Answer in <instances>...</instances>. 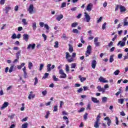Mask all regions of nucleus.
I'll use <instances>...</instances> for the list:
<instances>
[{
	"label": "nucleus",
	"mask_w": 128,
	"mask_h": 128,
	"mask_svg": "<svg viewBox=\"0 0 128 128\" xmlns=\"http://www.w3.org/2000/svg\"><path fill=\"white\" fill-rule=\"evenodd\" d=\"M22 22L24 23V26H26V24H28V22H26V20L24 18L22 20Z\"/></svg>",
	"instance_id": "39"
},
{
	"label": "nucleus",
	"mask_w": 128,
	"mask_h": 128,
	"mask_svg": "<svg viewBox=\"0 0 128 128\" xmlns=\"http://www.w3.org/2000/svg\"><path fill=\"white\" fill-rule=\"evenodd\" d=\"M104 120H108V122H107L108 126H110V124H112V120H110L108 116H107L104 118Z\"/></svg>",
	"instance_id": "8"
},
{
	"label": "nucleus",
	"mask_w": 128,
	"mask_h": 128,
	"mask_svg": "<svg viewBox=\"0 0 128 128\" xmlns=\"http://www.w3.org/2000/svg\"><path fill=\"white\" fill-rule=\"evenodd\" d=\"M39 24H40V28H44V25L46 24H44V22H40L39 23Z\"/></svg>",
	"instance_id": "43"
},
{
	"label": "nucleus",
	"mask_w": 128,
	"mask_h": 128,
	"mask_svg": "<svg viewBox=\"0 0 128 128\" xmlns=\"http://www.w3.org/2000/svg\"><path fill=\"white\" fill-rule=\"evenodd\" d=\"M78 78H79L81 82H84V80H86V78L82 77V76L81 75H79Z\"/></svg>",
	"instance_id": "19"
},
{
	"label": "nucleus",
	"mask_w": 128,
	"mask_h": 128,
	"mask_svg": "<svg viewBox=\"0 0 128 128\" xmlns=\"http://www.w3.org/2000/svg\"><path fill=\"white\" fill-rule=\"evenodd\" d=\"M106 22H104L102 26V30H105L106 29Z\"/></svg>",
	"instance_id": "55"
},
{
	"label": "nucleus",
	"mask_w": 128,
	"mask_h": 128,
	"mask_svg": "<svg viewBox=\"0 0 128 128\" xmlns=\"http://www.w3.org/2000/svg\"><path fill=\"white\" fill-rule=\"evenodd\" d=\"M78 24V23L76 22H74L72 24L71 26L72 28H76Z\"/></svg>",
	"instance_id": "32"
},
{
	"label": "nucleus",
	"mask_w": 128,
	"mask_h": 128,
	"mask_svg": "<svg viewBox=\"0 0 128 128\" xmlns=\"http://www.w3.org/2000/svg\"><path fill=\"white\" fill-rule=\"evenodd\" d=\"M44 28H46L47 30H50V26L48 25V24H45L44 26Z\"/></svg>",
	"instance_id": "44"
},
{
	"label": "nucleus",
	"mask_w": 128,
	"mask_h": 128,
	"mask_svg": "<svg viewBox=\"0 0 128 128\" xmlns=\"http://www.w3.org/2000/svg\"><path fill=\"white\" fill-rule=\"evenodd\" d=\"M98 42V37H96L94 38V44L96 46H100V43Z\"/></svg>",
	"instance_id": "6"
},
{
	"label": "nucleus",
	"mask_w": 128,
	"mask_h": 128,
	"mask_svg": "<svg viewBox=\"0 0 128 128\" xmlns=\"http://www.w3.org/2000/svg\"><path fill=\"white\" fill-rule=\"evenodd\" d=\"M96 60H93L92 62V68L94 69L96 68Z\"/></svg>",
	"instance_id": "13"
},
{
	"label": "nucleus",
	"mask_w": 128,
	"mask_h": 128,
	"mask_svg": "<svg viewBox=\"0 0 128 128\" xmlns=\"http://www.w3.org/2000/svg\"><path fill=\"white\" fill-rule=\"evenodd\" d=\"M4 2H6V0H0V4H4Z\"/></svg>",
	"instance_id": "59"
},
{
	"label": "nucleus",
	"mask_w": 128,
	"mask_h": 128,
	"mask_svg": "<svg viewBox=\"0 0 128 128\" xmlns=\"http://www.w3.org/2000/svg\"><path fill=\"white\" fill-rule=\"evenodd\" d=\"M114 60V55H112L110 56V62H112Z\"/></svg>",
	"instance_id": "34"
},
{
	"label": "nucleus",
	"mask_w": 128,
	"mask_h": 128,
	"mask_svg": "<svg viewBox=\"0 0 128 128\" xmlns=\"http://www.w3.org/2000/svg\"><path fill=\"white\" fill-rule=\"evenodd\" d=\"M50 66H52L50 68ZM54 68H56V66L54 65H52V64H48L47 65V72H50L52 70H54Z\"/></svg>",
	"instance_id": "3"
},
{
	"label": "nucleus",
	"mask_w": 128,
	"mask_h": 128,
	"mask_svg": "<svg viewBox=\"0 0 128 128\" xmlns=\"http://www.w3.org/2000/svg\"><path fill=\"white\" fill-rule=\"evenodd\" d=\"M94 5L92 3H90L88 4L87 5L86 10L88 12H90L92 10V6Z\"/></svg>",
	"instance_id": "7"
},
{
	"label": "nucleus",
	"mask_w": 128,
	"mask_h": 128,
	"mask_svg": "<svg viewBox=\"0 0 128 128\" xmlns=\"http://www.w3.org/2000/svg\"><path fill=\"white\" fill-rule=\"evenodd\" d=\"M46 94H48V92L46 90L42 92V94L43 96H46Z\"/></svg>",
	"instance_id": "62"
},
{
	"label": "nucleus",
	"mask_w": 128,
	"mask_h": 128,
	"mask_svg": "<svg viewBox=\"0 0 128 128\" xmlns=\"http://www.w3.org/2000/svg\"><path fill=\"white\" fill-rule=\"evenodd\" d=\"M66 72L68 73V72H70V66H68V65L66 64Z\"/></svg>",
	"instance_id": "33"
},
{
	"label": "nucleus",
	"mask_w": 128,
	"mask_h": 128,
	"mask_svg": "<svg viewBox=\"0 0 128 128\" xmlns=\"http://www.w3.org/2000/svg\"><path fill=\"white\" fill-rule=\"evenodd\" d=\"M11 38L12 40H16V34H14Z\"/></svg>",
	"instance_id": "47"
},
{
	"label": "nucleus",
	"mask_w": 128,
	"mask_h": 128,
	"mask_svg": "<svg viewBox=\"0 0 128 128\" xmlns=\"http://www.w3.org/2000/svg\"><path fill=\"white\" fill-rule=\"evenodd\" d=\"M62 38L64 40H68V38L66 37V34H63L62 36Z\"/></svg>",
	"instance_id": "53"
},
{
	"label": "nucleus",
	"mask_w": 128,
	"mask_h": 128,
	"mask_svg": "<svg viewBox=\"0 0 128 128\" xmlns=\"http://www.w3.org/2000/svg\"><path fill=\"white\" fill-rule=\"evenodd\" d=\"M50 74L48 73H45L44 76L42 77V80H46V78H48Z\"/></svg>",
	"instance_id": "29"
},
{
	"label": "nucleus",
	"mask_w": 128,
	"mask_h": 128,
	"mask_svg": "<svg viewBox=\"0 0 128 128\" xmlns=\"http://www.w3.org/2000/svg\"><path fill=\"white\" fill-rule=\"evenodd\" d=\"M5 10H6V14H8V12H10V10H12V7L10 6H6L5 8Z\"/></svg>",
	"instance_id": "21"
},
{
	"label": "nucleus",
	"mask_w": 128,
	"mask_h": 128,
	"mask_svg": "<svg viewBox=\"0 0 128 128\" xmlns=\"http://www.w3.org/2000/svg\"><path fill=\"white\" fill-rule=\"evenodd\" d=\"M84 108H82L80 109V110L78 111V112H84Z\"/></svg>",
	"instance_id": "56"
},
{
	"label": "nucleus",
	"mask_w": 128,
	"mask_h": 128,
	"mask_svg": "<svg viewBox=\"0 0 128 128\" xmlns=\"http://www.w3.org/2000/svg\"><path fill=\"white\" fill-rule=\"evenodd\" d=\"M59 74H61L60 76V78H66V74L64 72V70H62V69L59 70Z\"/></svg>",
	"instance_id": "1"
},
{
	"label": "nucleus",
	"mask_w": 128,
	"mask_h": 128,
	"mask_svg": "<svg viewBox=\"0 0 128 128\" xmlns=\"http://www.w3.org/2000/svg\"><path fill=\"white\" fill-rule=\"evenodd\" d=\"M92 100L95 104H98V102H100V100L94 97H92Z\"/></svg>",
	"instance_id": "17"
},
{
	"label": "nucleus",
	"mask_w": 128,
	"mask_h": 128,
	"mask_svg": "<svg viewBox=\"0 0 128 128\" xmlns=\"http://www.w3.org/2000/svg\"><path fill=\"white\" fill-rule=\"evenodd\" d=\"M32 26L34 30H36V22H33Z\"/></svg>",
	"instance_id": "28"
},
{
	"label": "nucleus",
	"mask_w": 128,
	"mask_h": 128,
	"mask_svg": "<svg viewBox=\"0 0 128 128\" xmlns=\"http://www.w3.org/2000/svg\"><path fill=\"white\" fill-rule=\"evenodd\" d=\"M116 124L117 126H118V116H116Z\"/></svg>",
	"instance_id": "54"
},
{
	"label": "nucleus",
	"mask_w": 128,
	"mask_h": 128,
	"mask_svg": "<svg viewBox=\"0 0 128 128\" xmlns=\"http://www.w3.org/2000/svg\"><path fill=\"white\" fill-rule=\"evenodd\" d=\"M35 48H36V44H28L27 48V49L30 50V48H32V50H34Z\"/></svg>",
	"instance_id": "9"
},
{
	"label": "nucleus",
	"mask_w": 128,
	"mask_h": 128,
	"mask_svg": "<svg viewBox=\"0 0 128 128\" xmlns=\"http://www.w3.org/2000/svg\"><path fill=\"white\" fill-rule=\"evenodd\" d=\"M28 122H25L22 124V128H28Z\"/></svg>",
	"instance_id": "31"
},
{
	"label": "nucleus",
	"mask_w": 128,
	"mask_h": 128,
	"mask_svg": "<svg viewBox=\"0 0 128 128\" xmlns=\"http://www.w3.org/2000/svg\"><path fill=\"white\" fill-rule=\"evenodd\" d=\"M120 74V70H117L114 72V74L115 76H118Z\"/></svg>",
	"instance_id": "42"
},
{
	"label": "nucleus",
	"mask_w": 128,
	"mask_h": 128,
	"mask_svg": "<svg viewBox=\"0 0 128 128\" xmlns=\"http://www.w3.org/2000/svg\"><path fill=\"white\" fill-rule=\"evenodd\" d=\"M124 98H120L118 100V104H124Z\"/></svg>",
	"instance_id": "25"
},
{
	"label": "nucleus",
	"mask_w": 128,
	"mask_h": 128,
	"mask_svg": "<svg viewBox=\"0 0 128 128\" xmlns=\"http://www.w3.org/2000/svg\"><path fill=\"white\" fill-rule=\"evenodd\" d=\"M86 110H90V104H88Z\"/></svg>",
	"instance_id": "64"
},
{
	"label": "nucleus",
	"mask_w": 128,
	"mask_h": 128,
	"mask_svg": "<svg viewBox=\"0 0 128 128\" xmlns=\"http://www.w3.org/2000/svg\"><path fill=\"white\" fill-rule=\"evenodd\" d=\"M68 46H69V52H74V48L72 46L70 45V44H69Z\"/></svg>",
	"instance_id": "24"
},
{
	"label": "nucleus",
	"mask_w": 128,
	"mask_h": 128,
	"mask_svg": "<svg viewBox=\"0 0 128 128\" xmlns=\"http://www.w3.org/2000/svg\"><path fill=\"white\" fill-rule=\"evenodd\" d=\"M76 64L72 63L71 64V68H76Z\"/></svg>",
	"instance_id": "37"
},
{
	"label": "nucleus",
	"mask_w": 128,
	"mask_h": 128,
	"mask_svg": "<svg viewBox=\"0 0 128 128\" xmlns=\"http://www.w3.org/2000/svg\"><path fill=\"white\" fill-rule=\"evenodd\" d=\"M8 102H4L2 104V106L0 108V110H4L6 108H8Z\"/></svg>",
	"instance_id": "11"
},
{
	"label": "nucleus",
	"mask_w": 128,
	"mask_h": 128,
	"mask_svg": "<svg viewBox=\"0 0 128 128\" xmlns=\"http://www.w3.org/2000/svg\"><path fill=\"white\" fill-rule=\"evenodd\" d=\"M120 12H124L126 10V7L124 6H122V5L120 6Z\"/></svg>",
	"instance_id": "15"
},
{
	"label": "nucleus",
	"mask_w": 128,
	"mask_h": 128,
	"mask_svg": "<svg viewBox=\"0 0 128 128\" xmlns=\"http://www.w3.org/2000/svg\"><path fill=\"white\" fill-rule=\"evenodd\" d=\"M29 38H30V36H28V34H23V40H25V42H28Z\"/></svg>",
	"instance_id": "10"
},
{
	"label": "nucleus",
	"mask_w": 128,
	"mask_h": 128,
	"mask_svg": "<svg viewBox=\"0 0 128 128\" xmlns=\"http://www.w3.org/2000/svg\"><path fill=\"white\" fill-rule=\"evenodd\" d=\"M128 26V18H126L124 20V26Z\"/></svg>",
	"instance_id": "26"
},
{
	"label": "nucleus",
	"mask_w": 128,
	"mask_h": 128,
	"mask_svg": "<svg viewBox=\"0 0 128 128\" xmlns=\"http://www.w3.org/2000/svg\"><path fill=\"white\" fill-rule=\"evenodd\" d=\"M14 65H12L10 69H9V72H12V70H14Z\"/></svg>",
	"instance_id": "35"
},
{
	"label": "nucleus",
	"mask_w": 128,
	"mask_h": 128,
	"mask_svg": "<svg viewBox=\"0 0 128 128\" xmlns=\"http://www.w3.org/2000/svg\"><path fill=\"white\" fill-rule=\"evenodd\" d=\"M54 44L55 45L54 46V48H58V42L56 41Z\"/></svg>",
	"instance_id": "38"
},
{
	"label": "nucleus",
	"mask_w": 128,
	"mask_h": 128,
	"mask_svg": "<svg viewBox=\"0 0 128 128\" xmlns=\"http://www.w3.org/2000/svg\"><path fill=\"white\" fill-rule=\"evenodd\" d=\"M20 52H22V50H20L16 54V58H18V60L20 58Z\"/></svg>",
	"instance_id": "23"
},
{
	"label": "nucleus",
	"mask_w": 128,
	"mask_h": 128,
	"mask_svg": "<svg viewBox=\"0 0 128 128\" xmlns=\"http://www.w3.org/2000/svg\"><path fill=\"white\" fill-rule=\"evenodd\" d=\"M84 120H86L88 118V113H86L84 116Z\"/></svg>",
	"instance_id": "63"
},
{
	"label": "nucleus",
	"mask_w": 128,
	"mask_h": 128,
	"mask_svg": "<svg viewBox=\"0 0 128 128\" xmlns=\"http://www.w3.org/2000/svg\"><path fill=\"white\" fill-rule=\"evenodd\" d=\"M80 42L82 44H84L85 42L84 40V36H81V37H80Z\"/></svg>",
	"instance_id": "52"
},
{
	"label": "nucleus",
	"mask_w": 128,
	"mask_h": 128,
	"mask_svg": "<svg viewBox=\"0 0 128 128\" xmlns=\"http://www.w3.org/2000/svg\"><path fill=\"white\" fill-rule=\"evenodd\" d=\"M96 88L98 90V92H103V93L104 92H106L104 90V88H102V86H98L96 87Z\"/></svg>",
	"instance_id": "14"
},
{
	"label": "nucleus",
	"mask_w": 128,
	"mask_h": 128,
	"mask_svg": "<svg viewBox=\"0 0 128 128\" xmlns=\"http://www.w3.org/2000/svg\"><path fill=\"white\" fill-rule=\"evenodd\" d=\"M100 123L98 122H94V128H100Z\"/></svg>",
	"instance_id": "22"
},
{
	"label": "nucleus",
	"mask_w": 128,
	"mask_h": 128,
	"mask_svg": "<svg viewBox=\"0 0 128 128\" xmlns=\"http://www.w3.org/2000/svg\"><path fill=\"white\" fill-rule=\"evenodd\" d=\"M62 18H64V16L61 14L58 16L56 18V20H58V22H60Z\"/></svg>",
	"instance_id": "20"
},
{
	"label": "nucleus",
	"mask_w": 128,
	"mask_h": 128,
	"mask_svg": "<svg viewBox=\"0 0 128 128\" xmlns=\"http://www.w3.org/2000/svg\"><path fill=\"white\" fill-rule=\"evenodd\" d=\"M52 78L54 82H58L60 80V79H58V78H56V76L54 75L52 76Z\"/></svg>",
	"instance_id": "30"
},
{
	"label": "nucleus",
	"mask_w": 128,
	"mask_h": 128,
	"mask_svg": "<svg viewBox=\"0 0 128 128\" xmlns=\"http://www.w3.org/2000/svg\"><path fill=\"white\" fill-rule=\"evenodd\" d=\"M66 58L68 59V58H70L71 57V56L70 54V53H68V52H66Z\"/></svg>",
	"instance_id": "40"
},
{
	"label": "nucleus",
	"mask_w": 128,
	"mask_h": 128,
	"mask_svg": "<svg viewBox=\"0 0 128 128\" xmlns=\"http://www.w3.org/2000/svg\"><path fill=\"white\" fill-rule=\"evenodd\" d=\"M24 78H28V73H26V72H24Z\"/></svg>",
	"instance_id": "49"
},
{
	"label": "nucleus",
	"mask_w": 128,
	"mask_h": 128,
	"mask_svg": "<svg viewBox=\"0 0 128 128\" xmlns=\"http://www.w3.org/2000/svg\"><path fill=\"white\" fill-rule=\"evenodd\" d=\"M90 52H92V46L90 45H88L87 47V50L86 54V57L88 56L89 54H90Z\"/></svg>",
	"instance_id": "2"
},
{
	"label": "nucleus",
	"mask_w": 128,
	"mask_h": 128,
	"mask_svg": "<svg viewBox=\"0 0 128 128\" xmlns=\"http://www.w3.org/2000/svg\"><path fill=\"white\" fill-rule=\"evenodd\" d=\"M28 66L29 70H32V62H30Z\"/></svg>",
	"instance_id": "41"
},
{
	"label": "nucleus",
	"mask_w": 128,
	"mask_h": 128,
	"mask_svg": "<svg viewBox=\"0 0 128 128\" xmlns=\"http://www.w3.org/2000/svg\"><path fill=\"white\" fill-rule=\"evenodd\" d=\"M54 112H58V106H56L54 107Z\"/></svg>",
	"instance_id": "58"
},
{
	"label": "nucleus",
	"mask_w": 128,
	"mask_h": 128,
	"mask_svg": "<svg viewBox=\"0 0 128 128\" xmlns=\"http://www.w3.org/2000/svg\"><path fill=\"white\" fill-rule=\"evenodd\" d=\"M50 112H48V111L47 112H46V116H45V118H48V116H50Z\"/></svg>",
	"instance_id": "46"
},
{
	"label": "nucleus",
	"mask_w": 128,
	"mask_h": 128,
	"mask_svg": "<svg viewBox=\"0 0 128 128\" xmlns=\"http://www.w3.org/2000/svg\"><path fill=\"white\" fill-rule=\"evenodd\" d=\"M84 14V18L86 20V22H90V15H88V14L86 12H85Z\"/></svg>",
	"instance_id": "5"
},
{
	"label": "nucleus",
	"mask_w": 128,
	"mask_h": 128,
	"mask_svg": "<svg viewBox=\"0 0 128 128\" xmlns=\"http://www.w3.org/2000/svg\"><path fill=\"white\" fill-rule=\"evenodd\" d=\"M34 80H35V82L34 83V85L36 86V84L38 82V78L36 77L34 78Z\"/></svg>",
	"instance_id": "45"
},
{
	"label": "nucleus",
	"mask_w": 128,
	"mask_h": 128,
	"mask_svg": "<svg viewBox=\"0 0 128 128\" xmlns=\"http://www.w3.org/2000/svg\"><path fill=\"white\" fill-rule=\"evenodd\" d=\"M44 64H40V70H42V68H44Z\"/></svg>",
	"instance_id": "50"
},
{
	"label": "nucleus",
	"mask_w": 128,
	"mask_h": 128,
	"mask_svg": "<svg viewBox=\"0 0 128 128\" xmlns=\"http://www.w3.org/2000/svg\"><path fill=\"white\" fill-rule=\"evenodd\" d=\"M34 96H36V95L32 94V92H30L28 96V98L29 100H32V98H34Z\"/></svg>",
	"instance_id": "16"
},
{
	"label": "nucleus",
	"mask_w": 128,
	"mask_h": 128,
	"mask_svg": "<svg viewBox=\"0 0 128 128\" xmlns=\"http://www.w3.org/2000/svg\"><path fill=\"white\" fill-rule=\"evenodd\" d=\"M28 10L29 12V14H32V12H34V4H30Z\"/></svg>",
	"instance_id": "4"
},
{
	"label": "nucleus",
	"mask_w": 128,
	"mask_h": 128,
	"mask_svg": "<svg viewBox=\"0 0 128 128\" xmlns=\"http://www.w3.org/2000/svg\"><path fill=\"white\" fill-rule=\"evenodd\" d=\"M112 44H114V42H110L108 44V46H109V48H110L111 46H112Z\"/></svg>",
	"instance_id": "61"
},
{
	"label": "nucleus",
	"mask_w": 128,
	"mask_h": 128,
	"mask_svg": "<svg viewBox=\"0 0 128 128\" xmlns=\"http://www.w3.org/2000/svg\"><path fill=\"white\" fill-rule=\"evenodd\" d=\"M120 46H126V42L120 41L118 43L117 46H120Z\"/></svg>",
	"instance_id": "18"
},
{
	"label": "nucleus",
	"mask_w": 128,
	"mask_h": 128,
	"mask_svg": "<svg viewBox=\"0 0 128 128\" xmlns=\"http://www.w3.org/2000/svg\"><path fill=\"white\" fill-rule=\"evenodd\" d=\"M42 38H44V40H46V38H47L46 35L43 34H42Z\"/></svg>",
	"instance_id": "60"
},
{
	"label": "nucleus",
	"mask_w": 128,
	"mask_h": 128,
	"mask_svg": "<svg viewBox=\"0 0 128 128\" xmlns=\"http://www.w3.org/2000/svg\"><path fill=\"white\" fill-rule=\"evenodd\" d=\"M66 2H64L62 3L61 8H66Z\"/></svg>",
	"instance_id": "48"
},
{
	"label": "nucleus",
	"mask_w": 128,
	"mask_h": 128,
	"mask_svg": "<svg viewBox=\"0 0 128 128\" xmlns=\"http://www.w3.org/2000/svg\"><path fill=\"white\" fill-rule=\"evenodd\" d=\"M98 80L100 82H108V80H106V78H102V76H100Z\"/></svg>",
	"instance_id": "12"
},
{
	"label": "nucleus",
	"mask_w": 128,
	"mask_h": 128,
	"mask_svg": "<svg viewBox=\"0 0 128 128\" xmlns=\"http://www.w3.org/2000/svg\"><path fill=\"white\" fill-rule=\"evenodd\" d=\"M72 32L74 34H78V30L77 29H73Z\"/></svg>",
	"instance_id": "51"
},
{
	"label": "nucleus",
	"mask_w": 128,
	"mask_h": 128,
	"mask_svg": "<svg viewBox=\"0 0 128 128\" xmlns=\"http://www.w3.org/2000/svg\"><path fill=\"white\" fill-rule=\"evenodd\" d=\"M106 100H108V98L104 96L102 98V102H106Z\"/></svg>",
	"instance_id": "36"
},
{
	"label": "nucleus",
	"mask_w": 128,
	"mask_h": 128,
	"mask_svg": "<svg viewBox=\"0 0 128 128\" xmlns=\"http://www.w3.org/2000/svg\"><path fill=\"white\" fill-rule=\"evenodd\" d=\"M25 63H22L20 66H18L17 68H18V70H22V68L25 66Z\"/></svg>",
	"instance_id": "27"
},
{
	"label": "nucleus",
	"mask_w": 128,
	"mask_h": 128,
	"mask_svg": "<svg viewBox=\"0 0 128 128\" xmlns=\"http://www.w3.org/2000/svg\"><path fill=\"white\" fill-rule=\"evenodd\" d=\"M14 116H16V114H12V115L9 116H8V118H10V120H12V118H14Z\"/></svg>",
	"instance_id": "57"
}]
</instances>
